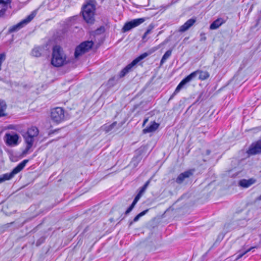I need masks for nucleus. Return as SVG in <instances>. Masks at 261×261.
Returning <instances> with one entry per match:
<instances>
[{
    "mask_svg": "<svg viewBox=\"0 0 261 261\" xmlns=\"http://www.w3.org/2000/svg\"><path fill=\"white\" fill-rule=\"evenodd\" d=\"M66 56L62 49L58 45H55L53 48L51 64L55 67H61L67 63Z\"/></svg>",
    "mask_w": 261,
    "mask_h": 261,
    "instance_id": "1",
    "label": "nucleus"
},
{
    "mask_svg": "<svg viewBox=\"0 0 261 261\" xmlns=\"http://www.w3.org/2000/svg\"><path fill=\"white\" fill-rule=\"evenodd\" d=\"M95 5L92 1L87 2L83 6L82 15L84 20L87 23L92 24L95 21Z\"/></svg>",
    "mask_w": 261,
    "mask_h": 261,
    "instance_id": "2",
    "label": "nucleus"
},
{
    "mask_svg": "<svg viewBox=\"0 0 261 261\" xmlns=\"http://www.w3.org/2000/svg\"><path fill=\"white\" fill-rule=\"evenodd\" d=\"M93 45L92 41H85L81 43L77 46L75 50L74 56L75 58H79L80 56L87 52L92 48Z\"/></svg>",
    "mask_w": 261,
    "mask_h": 261,
    "instance_id": "3",
    "label": "nucleus"
},
{
    "mask_svg": "<svg viewBox=\"0 0 261 261\" xmlns=\"http://www.w3.org/2000/svg\"><path fill=\"white\" fill-rule=\"evenodd\" d=\"M35 12H32L19 23L10 27L9 29V32L13 33L18 31L28 24L35 17Z\"/></svg>",
    "mask_w": 261,
    "mask_h": 261,
    "instance_id": "4",
    "label": "nucleus"
},
{
    "mask_svg": "<svg viewBox=\"0 0 261 261\" xmlns=\"http://www.w3.org/2000/svg\"><path fill=\"white\" fill-rule=\"evenodd\" d=\"M50 117L51 119L56 123H60L65 118L64 110L61 107H56L51 110Z\"/></svg>",
    "mask_w": 261,
    "mask_h": 261,
    "instance_id": "5",
    "label": "nucleus"
},
{
    "mask_svg": "<svg viewBox=\"0 0 261 261\" xmlns=\"http://www.w3.org/2000/svg\"><path fill=\"white\" fill-rule=\"evenodd\" d=\"M148 54L146 53H143L140 56L134 60L130 64H128L125 67H124L119 73V77H122L124 76L127 73H128L132 69V68L135 66L141 60L146 58Z\"/></svg>",
    "mask_w": 261,
    "mask_h": 261,
    "instance_id": "6",
    "label": "nucleus"
},
{
    "mask_svg": "<svg viewBox=\"0 0 261 261\" xmlns=\"http://www.w3.org/2000/svg\"><path fill=\"white\" fill-rule=\"evenodd\" d=\"M197 75H199V79L202 81L206 80L210 76V74L207 71L197 70L192 72L190 74L184 79V80L189 79L187 81H186V83L187 84L195 78Z\"/></svg>",
    "mask_w": 261,
    "mask_h": 261,
    "instance_id": "7",
    "label": "nucleus"
},
{
    "mask_svg": "<svg viewBox=\"0 0 261 261\" xmlns=\"http://www.w3.org/2000/svg\"><path fill=\"white\" fill-rule=\"evenodd\" d=\"M145 21V19L143 18H138L134 19L130 21L126 22L122 28V32H126L129 31L132 29L135 28Z\"/></svg>",
    "mask_w": 261,
    "mask_h": 261,
    "instance_id": "8",
    "label": "nucleus"
},
{
    "mask_svg": "<svg viewBox=\"0 0 261 261\" xmlns=\"http://www.w3.org/2000/svg\"><path fill=\"white\" fill-rule=\"evenodd\" d=\"M11 0H0V18L6 15V12L11 8Z\"/></svg>",
    "mask_w": 261,
    "mask_h": 261,
    "instance_id": "9",
    "label": "nucleus"
},
{
    "mask_svg": "<svg viewBox=\"0 0 261 261\" xmlns=\"http://www.w3.org/2000/svg\"><path fill=\"white\" fill-rule=\"evenodd\" d=\"M6 143L9 146H14L18 144L19 136L16 134H7L5 135Z\"/></svg>",
    "mask_w": 261,
    "mask_h": 261,
    "instance_id": "10",
    "label": "nucleus"
},
{
    "mask_svg": "<svg viewBox=\"0 0 261 261\" xmlns=\"http://www.w3.org/2000/svg\"><path fill=\"white\" fill-rule=\"evenodd\" d=\"M23 137L25 140V142L27 144V146L25 150L23 151V153L27 154L28 151L33 146L34 141V138L25 134L23 135Z\"/></svg>",
    "mask_w": 261,
    "mask_h": 261,
    "instance_id": "11",
    "label": "nucleus"
},
{
    "mask_svg": "<svg viewBox=\"0 0 261 261\" xmlns=\"http://www.w3.org/2000/svg\"><path fill=\"white\" fill-rule=\"evenodd\" d=\"M28 162V160H24L20 163L16 167H15L11 171V172L9 173L12 178L14 176V175L17 174L21 170H22Z\"/></svg>",
    "mask_w": 261,
    "mask_h": 261,
    "instance_id": "12",
    "label": "nucleus"
},
{
    "mask_svg": "<svg viewBox=\"0 0 261 261\" xmlns=\"http://www.w3.org/2000/svg\"><path fill=\"white\" fill-rule=\"evenodd\" d=\"M261 152V143L257 142L252 144L249 149L247 151L249 154H255Z\"/></svg>",
    "mask_w": 261,
    "mask_h": 261,
    "instance_id": "13",
    "label": "nucleus"
},
{
    "mask_svg": "<svg viewBox=\"0 0 261 261\" xmlns=\"http://www.w3.org/2000/svg\"><path fill=\"white\" fill-rule=\"evenodd\" d=\"M193 174L191 171H187L180 173L176 179V182L178 184H181L183 182L186 178L189 177Z\"/></svg>",
    "mask_w": 261,
    "mask_h": 261,
    "instance_id": "14",
    "label": "nucleus"
},
{
    "mask_svg": "<svg viewBox=\"0 0 261 261\" xmlns=\"http://www.w3.org/2000/svg\"><path fill=\"white\" fill-rule=\"evenodd\" d=\"M195 21L196 20L193 18L189 19L180 27L179 31L180 32H184L186 31L193 25Z\"/></svg>",
    "mask_w": 261,
    "mask_h": 261,
    "instance_id": "15",
    "label": "nucleus"
},
{
    "mask_svg": "<svg viewBox=\"0 0 261 261\" xmlns=\"http://www.w3.org/2000/svg\"><path fill=\"white\" fill-rule=\"evenodd\" d=\"M225 22V21L223 18H218L211 23L210 29L212 30H216Z\"/></svg>",
    "mask_w": 261,
    "mask_h": 261,
    "instance_id": "16",
    "label": "nucleus"
},
{
    "mask_svg": "<svg viewBox=\"0 0 261 261\" xmlns=\"http://www.w3.org/2000/svg\"><path fill=\"white\" fill-rule=\"evenodd\" d=\"M159 127V124L154 121L151 122L150 125L143 130V133L147 134L155 131Z\"/></svg>",
    "mask_w": 261,
    "mask_h": 261,
    "instance_id": "17",
    "label": "nucleus"
},
{
    "mask_svg": "<svg viewBox=\"0 0 261 261\" xmlns=\"http://www.w3.org/2000/svg\"><path fill=\"white\" fill-rule=\"evenodd\" d=\"M188 79L187 80H182L180 82V83L178 85V86H177V87L176 88L174 92L173 93V94L171 95V96H170V98H169V100L172 99L173 98V97L176 94H177L179 91L180 90L184 87V86L187 84L186 83V81H188Z\"/></svg>",
    "mask_w": 261,
    "mask_h": 261,
    "instance_id": "18",
    "label": "nucleus"
},
{
    "mask_svg": "<svg viewBox=\"0 0 261 261\" xmlns=\"http://www.w3.org/2000/svg\"><path fill=\"white\" fill-rule=\"evenodd\" d=\"M188 79L187 80H182L180 82V83L178 85V86H177V87L176 88L174 92L173 93V94L171 95V96H170V98H169V100L172 99L173 98V97L176 94H177L179 91L180 90L184 87V86L187 84L186 83V81H188Z\"/></svg>",
    "mask_w": 261,
    "mask_h": 261,
    "instance_id": "19",
    "label": "nucleus"
},
{
    "mask_svg": "<svg viewBox=\"0 0 261 261\" xmlns=\"http://www.w3.org/2000/svg\"><path fill=\"white\" fill-rule=\"evenodd\" d=\"M117 122H114L111 124H105L101 127V129L106 133L112 130L116 126Z\"/></svg>",
    "mask_w": 261,
    "mask_h": 261,
    "instance_id": "20",
    "label": "nucleus"
},
{
    "mask_svg": "<svg viewBox=\"0 0 261 261\" xmlns=\"http://www.w3.org/2000/svg\"><path fill=\"white\" fill-rule=\"evenodd\" d=\"M254 182V180L252 179H242L239 181V185L244 188H248L252 185Z\"/></svg>",
    "mask_w": 261,
    "mask_h": 261,
    "instance_id": "21",
    "label": "nucleus"
},
{
    "mask_svg": "<svg viewBox=\"0 0 261 261\" xmlns=\"http://www.w3.org/2000/svg\"><path fill=\"white\" fill-rule=\"evenodd\" d=\"M38 129L36 127H31L29 128L25 135L31 137H35L38 135Z\"/></svg>",
    "mask_w": 261,
    "mask_h": 261,
    "instance_id": "22",
    "label": "nucleus"
},
{
    "mask_svg": "<svg viewBox=\"0 0 261 261\" xmlns=\"http://www.w3.org/2000/svg\"><path fill=\"white\" fill-rule=\"evenodd\" d=\"M7 108V105L5 101H0V117L5 116L6 115V113H5V111Z\"/></svg>",
    "mask_w": 261,
    "mask_h": 261,
    "instance_id": "23",
    "label": "nucleus"
},
{
    "mask_svg": "<svg viewBox=\"0 0 261 261\" xmlns=\"http://www.w3.org/2000/svg\"><path fill=\"white\" fill-rule=\"evenodd\" d=\"M148 211V209H147L146 210H144L143 211V212H141L140 213H139L138 215H137L134 219V220L132 221H130L129 222V225L130 226L133 224V223L134 222H136L137 221H138L139 219L143 216L144 215H145Z\"/></svg>",
    "mask_w": 261,
    "mask_h": 261,
    "instance_id": "24",
    "label": "nucleus"
},
{
    "mask_svg": "<svg viewBox=\"0 0 261 261\" xmlns=\"http://www.w3.org/2000/svg\"><path fill=\"white\" fill-rule=\"evenodd\" d=\"M42 49L39 47H35L32 51V55L35 57H39L41 56Z\"/></svg>",
    "mask_w": 261,
    "mask_h": 261,
    "instance_id": "25",
    "label": "nucleus"
},
{
    "mask_svg": "<svg viewBox=\"0 0 261 261\" xmlns=\"http://www.w3.org/2000/svg\"><path fill=\"white\" fill-rule=\"evenodd\" d=\"M172 50H167L163 55L161 60V64H163L171 55Z\"/></svg>",
    "mask_w": 261,
    "mask_h": 261,
    "instance_id": "26",
    "label": "nucleus"
},
{
    "mask_svg": "<svg viewBox=\"0 0 261 261\" xmlns=\"http://www.w3.org/2000/svg\"><path fill=\"white\" fill-rule=\"evenodd\" d=\"M12 178V177L11 176L10 174L9 173H6L4 174L1 176H0V184L2 183L3 182L9 180Z\"/></svg>",
    "mask_w": 261,
    "mask_h": 261,
    "instance_id": "27",
    "label": "nucleus"
},
{
    "mask_svg": "<svg viewBox=\"0 0 261 261\" xmlns=\"http://www.w3.org/2000/svg\"><path fill=\"white\" fill-rule=\"evenodd\" d=\"M150 182V179L148 180L146 182L144 185L141 187L139 191V193L143 195V194L145 192L148 186H149Z\"/></svg>",
    "mask_w": 261,
    "mask_h": 261,
    "instance_id": "28",
    "label": "nucleus"
},
{
    "mask_svg": "<svg viewBox=\"0 0 261 261\" xmlns=\"http://www.w3.org/2000/svg\"><path fill=\"white\" fill-rule=\"evenodd\" d=\"M153 28H154V26L151 24L148 26L146 31L145 32V33H144V34L143 36V39H144L146 37V36L151 33V32L152 30L153 29Z\"/></svg>",
    "mask_w": 261,
    "mask_h": 261,
    "instance_id": "29",
    "label": "nucleus"
},
{
    "mask_svg": "<svg viewBox=\"0 0 261 261\" xmlns=\"http://www.w3.org/2000/svg\"><path fill=\"white\" fill-rule=\"evenodd\" d=\"M6 54L5 53H2L0 54V70L2 69V63L6 59Z\"/></svg>",
    "mask_w": 261,
    "mask_h": 261,
    "instance_id": "30",
    "label": "nucleus"
},
{
    "mask_svg": "<svg viewBox=\"0 0 261 261\" xmlns=\"http://www.w3.org/2000/svg\"><path fill=\"white\" fill-rule=\"evenodd\" d=\"M141 158L139 156H137L133 158L132 163H134L135 166H137Z\"/></svg>",
    "mask_w": 261,
    "mask_h": 261,
    "instance_id": "31",
    "label": "nucleus"
},
{
    "mask_svg": "<svg viewBox=\"0 0 261 261\" xmlns=\"http://www.w3.org/2000/svg\"><path fill=\"white\" fill-rule=\"evenodd\" d=\"M142 194L138 193V194L137 195V196L135 197V199H134V201L132 203L135 205L136 204V203H137V202L138 201V200L141 198V197L142 196Z\"/></svg>",
    "mask_w": 261,
    "mask_h": 261,
    "instance_id": "32",
    "label": "nucleus"
},
{
    "mask_svg": "<svg viewBox=\"0 0 261 261\" xmlns=\"http://www.w3.org/2000/svg\"><path fill=\"white\" fill-rule=\"evenodd\" d=\"M254 248V247H250V248H249L247 250H246L245 252H240L239 254V255H238V258H240L242 257L245 254H246L247 252L250 251V250H251Z\"/></svg>",
    "mask_w": 261,
    "mask_h": 261,
    "instance_id": "33",
    "label": "nucleus"
},
{
    "mask_svg": "<svg viewBox=\"0 0 261 261\" xmlns=\"http://www.w3.org/2000/svg\"><path fill=\"white\" fill-rule=\"evenodd\" d=\"M135 205L132 203V204L130 205V206L127 209V210L125 211V215H128L134 208V206Z\"/></svg>",
    "mask_w": 261,
    "mask_h": 261,
    "instance_id": "34",
    "label": "nucleus"
},
{
    "mask_svg": "<svg viewBox=\"0 0 261 261\" xmlns=\"http://www.w3.org/2000/svg\"><path fill=\"white\" fill-rule=\"evenodd\" d=\"M206 38L205 37V35L203 33H201L200 34V41H205L206 40Z\"/></svg>",
    "mask_w": 261,
    "mask_h": 261,
    "instance_id": "35",
    "label": "nucleus"
},
{
    "mask_svg": "<svg viewBox=\"0 0 261 261\" xmlns=\"http://www.w3.org/2000/svg\"><path fill=\"white\" fill-rule=\"evenodd\" d=\"M172 5V4H168L167 5H165V6H162V7H163L164 8V10H166L167 9V8H168L171 5Z\"/></svg>",
    "mask_w": 261,
    "mask_h": 261,
    "instance_id": "36",
    "label": "nucleus"
},
{
    "mask_svg": "<svg viewBox=\"0 0 261 261\" xmlns=\"http://www.w3.org/2000/svg\"><path fill=\"white\" fill-rule=\"evenodd\" d=\"M148 121V118H146L144 120V122H143V126H144L145 123Z\"/></svg>",
    "mask_w": 261,
    "mask_h": 261,
    "instance_id": "37",
    "label": "nucleus"
},
{
    "mask_svg": "<svg viewBox=\"0 0 261 261\" xmlns=\"http://www.w3.org/2000/svg\"><path fill=\"white\" fill-rule=\"evenodd\" d=\"M257 199L258 200H261V195L258 197H257Z\"/></svg>",
    "mask_w": 261,
    "mask_h": 261,
    "instance_id": "38",
    "label": "nucleus"
},
{
    "mask_svg": "<svg viewBox=\"0 0 261 261\" xmlns=\"http://www.w3.org/2000/svg\"><path fill=\"white\" fill-rule=\"evenodd\" d=\"M123 1H124V2L125 1V0H123Z\"/></svg>",
    "mask_w": 261,
    "mask_h": 261,
    "instance_id": "39",
    "label": "nucleus"
}]
</instances>
